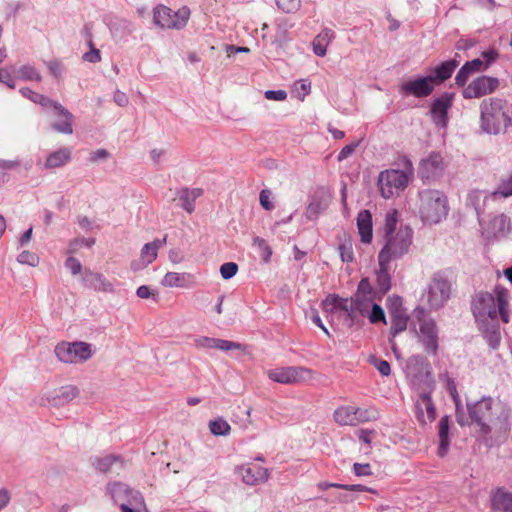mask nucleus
I'll list each match as a JSON object with an SVG mask.
<instances>
[{
  "label": "nucleus",
  "instance_id": "nucleus-1",
  "mask_svg": "<svg viewBox=\"0 0 512 512\" xmlns=\"http://www.w3.org/2000/svg\"><path fill=\"white\" fill-rule=\"evenodd\" d=\"M470 420L479 427L481 437H487L493 430L505 434L510 430V410L500 403H494L491 397H483L479 401L467 402Z\"/></svg>",
  "mask_w": 512,
  "mask_h": 512
},
{
  "label": "nucleus",
  "instance_id": "nucleus-2",
  "mask_svg": "<svg viewBox=\"0 0 512 512\" xmlns=\"http://www.w3.org/2000/svg\"><path fill=\"white\" fill-rule=\"evenodd\" d=\"M507 103L499 98H489L480 105L481 129L488 134L497 135L511 122Z\"/></svg>",
  "mask_w": 512,
  "mask_h": 512
},
{
  "label": "nucleus",
  "instance_id": "nucleus-3",
  "mask_svg": "<svg viewBox=\"0 0 512 512\" xmlns=\"http://www.w3.org/2000/svg\"><path fill=\"white\" fill-rule=\"evenodd\" d=\"M419 199V213L422 221L437 224L447 216V197L443 192L425 189L419 192Z\"/></svg>",
  "mask_w": 512,
  "mask_h": 512
},
{
  "label": "nucleus",
  "instance_id": "nucleus-4",
  "mask_svg": "<svg viewBox=\"0 0 512 512\" xmlns=\"http://www.w3.org/2000/svg\"><path fill=\"white\" fill-rule=\"evenodd\" d=\"M403 167L404 170L390 169L379 174L378 185L384 198L388 199L407 187L414 171L411 160L405 158Z\"/></svg>",
  "mask_w": 512,
  "mask_h": 512
},
{
  "label": "nucleus",
  "instance_id": "nucleus-5",
  "mask_svg": "<svg viewBox=\"0 0 512 512\" xmlns=\"http://www.w3.org/2000/svg\"><path fill=\"white\" fill-rule=\"evenodd\" d=\"M413 230L409 226H401L395 235L385 239V244L378 254V259L391 262L402 258L409 252L412 244Z\"/></svg>",
  "mask_w": 512,
  "mask_h": 512
},
{
  "label": "nucleus",
  "instance_id": "nucleus-6",
  "mask_svg": "<svg viewBox=\"0 0 512 512\" xmlns=\"http://www.w3.org/2000/svg\"><path fill=\"white\" fill-rule=\"evenodd\" d=\"M452 282L446 271H438L433 274L428 285L427 300L431 309L442 308L450 299Z\"/></svg>",
  "mask_w": 512,
  "mask_h": 512
},
{
  "label": "nucleus",
  "instance_id": "nucleus-7",
  "mask_svg": "<svg viewBox=\"0 0 512 512\" xmlns=\"http://www.w3.org/2000/svg\"><path fill=\"white\" fill-rule=\"evenodd\" d=\"M57 358L64 363L84 362L92 356L91 344L86 342H62L55 347Z\"/></svg>",
  "mask_w": 512,
  "mask_h": 512
},
{
  "label": "nucleus",
  "instance_id": "nucleus-8",
  "mask_svg": "<svg viewBox=\"0 0 512 512\" xmlns=\"http://www.w3.org/2000/svg\"><path fill=\"white\" fill-rule=\"evenodd\" d=\"M445 164L440 153L433 152L421 160L418 167V176L424 183H433L439 180L444 173Z\"/></svg>",
  "mask_w": 512,
  "mask_h": 512
},
{
  "label": "nucleus",
  "instance_id": "nucleus-9",
  "mask_svg": "<svg viewBox=\"0 0 512 512\" xmlns=\"http://www.w3.org/2000/svg\"><path fill=\"white\" fill-rule=\"evenodd\" d=\"M106 490L107 493L111 496L113 502L119 506L123 502L129 503L131 505L144 504L142 494L139 491L130 488L125 483H108Z\"/></svg>",
  "mask_w": 512,
  "mask_h": 512
},
{
  "label": "nucleus",
  "instance_id": "nucleus-10",
  "mask_svg": "<svg viewBox=\"0 0 512 512\" xmlns=\"http://www.w3.org/2000/svg\"><path fill=\"white\" fill-rule=\"evenodd\" d=\"M455 94L452 92H444L440 96L433 99L430 105V116L434 124L438 127L445 128L448 124V112L452 107Z\"/></svg>",
  "mask_w": 512,
  "mask_h": 512
},
{
  "label": "nucleus",
  "instance_id": "nucleus-11",
  "mask_svg": "<svg viewBox=\"0 0 512 512\" xmlns=\"http://www.w3.org/2000/svg\"><path fill=\"white\" fill-rule=\"evenodd\" d=\"M497 297L495 298L489 292H480L472 302V312L476 321L481 319H491L492 316L498 318Z\"/></svg>",
  "mask_w": 512,
  "mask_h": 512
},
{
  "label": "nucleus",
  "instance_id": "nucleus-12",
  "mask_svg": "<svg viewBox=\"0 0 512 512\" xmlns=\"http://www.w3.org/2000/svg\"><path fill=\"white\" fill-rule=\"evenodd\" d=\"M499 85V80L490 76H479L474 79L462 91L465 99L480 98L494 92Z\"/></svg>",
  "mask_w": 512,
  "mask_h": 512
},
{
  "label": "nucleus",
  "instance_id": "nucleus-13",
  "mask_svg": "<svg viewBox=\"0 0 512 512\" xmlns=\"http://www.w3.org/2000/svg\"><path fill=\"white\" fill-rule=\"evenodd\" d=\"M434 88L431 78L426 75L403 82L399 87V92L403 95L425 98L432 94Z\"/></svg>",
  "mask_w": 512,
  "mask_h": 512
},
{
  "label": "nucleus",
  "instance_id": "nucleus-14",
  "mask_svg": "<svg viewBox=\"0 0 512 512\" xmlns=\"http://www.w3.org/2000/svg\"><path fill=\"white\" fill-rule=\"evenodd\" d=\"M269 378L282 384L298 383L310 375V370L303 367H282L269 371Z\"/></svg>",
  "mask_w": 512,
  "mask_h": 512
},
{
  "label": "nucleus",
  "instance_id": "nucleus-15",
  "mask_svg": "<svg viewBox=\"0 0 512 512\" xmlns=\"http://www.w3.org/2000/svg\"><path fill=\"white\" fill-rule=\"evenodd\" d=\"M477 322L479 325V330L481 331L489 347L493 350H496L499 347L501 341L498 318L492 316L491 319H481Z\"/></svg>",
  "mask_w": 512,
  "mask_h": 512
},
{
  "label": "nucleus",
  "instance_id": "nucleus-16",
  "mask_svg": "<svg viewBox=\"0 0 512 512\" xmlns=\"http://www.w3.org/2000/svg\"><path fill=\"white\" fill-rule=\"evenodd\" d=\"M420 341L428 354L435 355L438 350V330L434 321H423L420 324Z\"/></svg>",
  "mask_w": 512,
  "mask_h": 512
},
{
  "label": "nucleus",
  "instance_id": "nucleus-17",
  "mask_svg": "<svg viewBox=\"0 0 512 512\" xmlns=\"http://www.w3.org/2000/svg\"><path fill=\"white\" fill-rule=\"evenodd\" d=\"M194 345L197 348L203 349H217L221 351L230 350H244L245 346L238 342H233L224 339L210 338L206 336H199L194 339Z\"/></svg>",
  "mask_w": 512,
  "mask_h": 512
},
{
  "label": "nucleus",
  "instance_id": "nucleus-18",
  "mask_svg": "<svg viewBox=\"0 0 512 512\" xmlns=\"http://www.w3.org/2000/svg\"><path fill=\"white\" fill-rule=\"evenodd\" d=\"M51 108L53 109V115L55 117L63 119L62 121L52 123L51 128L58 133L68 135L72 134L74 115L58 102H56Z\"/></svg>",
  "mask_w": 512,
  "mask_h": 512
},
{
  "label": "nucleus",
  "instance_id": "nucleus-19",
  "mask_svg": "<svg viewBox=\"0 0 512 512\" xmlns=\"http://www.w3.org/2000/svg\"><path fill=\"white\" fill-rule=\"evenodd\" d=\"M243 482L247 485H258L265 482L269 477L268 469L255 464H248L237 469Z\"/></svg>",
  "mask_w": 512,
  "mask_h": 512
},
{
  "label": "nucleus",
  "instance_id": "nucleus-20",
  "mask_svg": "<svg viewBox=\"0 0 512 512\" xmlns=\"http://www.w3.org/2000/svg\"><path fill=\"white\" fill-rule=\"evenodd\" d=\"M81 281L83 285L89 289L100 292H113L114 287L106 277L98 272H94L90 269H85L82 273Z\"/></svg>",
  "mask_w": 512,
  "mask_h": 512
},
{
  "label": "nucleus",
  "instance_id": "nucleus-21",
  "mask_svg": "<svg viewBox=\"0 0 512 512\" xmlns=\"http://www.w3.org/2000/svg\"><path fill=\"white\" fill-rule=\"evenodd\" d=\"M78 395L79 390L76 386L67 385L55 389L53 392L49 393L46 397V400L53 407H61L71 402Z\"/></svg>",
  "mask_w": 512,
  "mask_h": 512
},
{
  "label": "nucleus",
  "instance_id": "nucleus-22",
  "mask_svg": "<svg viewBox=\"0 0 512 512\" xmlns=\"http://www.w3.org/2000/svg\"><path fill=\"white\" fill-rule=\"evenodd\" d=\"M459 63L460 62L457 59H449L430 69L428 76L431 78L434 86L448 80L452 76L454 70L458 67Z\"/></svg>",
  "mask_w": 512,
  "mask_h": 512
},
{
  "label": "nucleus",
  "instance_id": "nucleus-23",
  "mask_svg": "<svg viewBox=\"0 0 512 512\" xmlns=\"http://www.w3.org/2000/svg\"><path fill=\"white\" fill-rule=\"evenodd\" d=\"M379 269L376 271V290L380 300L391 289L389 262L378 259Z\"/></svg>",
  "mask_w": 512,
  "mask_h": 512
},
{
  "label": "nucleus",
  "instance_id": "nucleus-24",
  "mask_svg": "<svg viewBox=\"0 0 512 512\" xmlns=\"http://www.w3.org/2000/svg\"><path fill=\"white\" fill-rule=\"evenodd\" d=\"M424 410L427 413V418L430 422L436 418V408L431 398L430 392H423L420 394L419 401L416 403L417 418L423 424L426 423L424 419Z\"/></svg>",
  "mask_w": 512,
  "mask_h": 512
},
{
  "label": "nucleus",
  "instance_id": "nucleus-25",
  "mask_svg": "<svg viewBox=\"0 0 512 512\" xmlns=\"http://www.w3.org/2000/svg\"><path fill=\"white\" fill-rule=\"evenodd\" d=\"M492 509L500 512H512V493L504 487L497 488L491 496Z\"/></svg>",
  "mask_w": 512,
  "mask_h": 512
},
{
  "label": "nucleus",
  "instance_id": "nucleus-26",
  "mask_svg": "<svg viewBox=\"0 0 512 512\" xmlns=\"http://www.w3.org/2000/svg\"><path fill=\"white\" fill-rule=\"evenodd\" d=\"M357 227L361 242L369 244L372 241V214L369 210H361L357 215Z\"/></svg>",
  "mask_w": 512,
  "mask_h": 512
},
{
  "label": "nucleus",
  "instance_id": "nucleus-27",
  "mask_svg": "<svg viewBox=\"0 0 512 512\" xmlns=\"http://www.w3.org/2000/svg\"><path fill=\"white\" fill-rule=\"evenodd\" d=\"M483 61L479 58L467 61L457 72L455 76V83L459 87H464L469 76L474 72H479L483 68Z\"/></svg>",
  "mask_w": 512,
  "mask_h": 512
},
{
  "label": "nucleus",
  "instance_id": "nucleus-28",
  "mask_svg": "<svg viewBox=\"0 0 512 512\" xmlns=\"http://www.w3.org/2000/svg\"><path fill=\"white\" fill-rule=\"evenodd\" d=\"M490 229L495 237H506L512 230V223L506 214L496 215L490 222Z\"/></svg>",
  "mask_w": 512,
  "mask_h": 512
},
{
  "label": "nucleus",
  "instance_id": "nucleus-29",
  "mask_svg": "<svg viewBox=\"0 0 512 512\" xmlns=\"http://www.w3.org/2000/svg\"><path fill=\"white\" fill-rule=\"evenodd\" d=\"M95 469L102 473L113 472L114 467L121 469L123 467V461L120 456L106 455L102 458H96L93 462Z\"/></svg>",
  "mask_w": 512,
  "mask_h": 512
},
{
  "label": "nucleus",
  "instance_id": "nucleus-30",
  "mask_svg": "<svg viewBox=\"0 0 512 512\" xmlns=\"http://www.w3.org/2000/svg\"><path fill=\"white\" fill-rule=\"evenodd\" d=\"M202 193H203V190L200 188H193V189H189L187 187L182 188L178 192L179 199L182 202L181 203L182 208L187 213H192L195 209L194 202L198 197H200L202 195Z\"/></svg>",
  "mask_w": 512,
  "mask_h": 512
},
{
  "label": "nucleus",
  "instance_id": "nucleus-31",
  "mask_svg": "<svg viewBox=\"0 0 512 512\" xmlns=\"http://www.w3.org/2000/svg\"><path fill=\"white\" fill-rule=\"evenodd\" d=\"M153 22L161 28L173 29V26H176L173 24L172 9L164 5H159L154 8Z\"/></svg>",
  "mask_w": 512,
  "mask_h": 512
},
{
  "label": "nucleus",
  "instance_id": "nucleus-32",
  "mask_svg": "<svg viewBox=\"0 0 512 512\" xmlns=\"http://www.w3.org/2000/svg\"><path fill=\"white\" fill-rule=\"evenodd\" d=\"M439 447H438V454L443 457L446 455L450 440H449V429H450V420L449 416L445 415L443 416L439 421Z\"/></svg>",
  "mask_w": 512,
  "mask_h": 512
},
{
  "label": "nucleus",
  "instance_id": "nucleus-33",
  "mask_svg": "<svg viewBox=\"0 0 512 512\" xmlns=\"http://www.w3.org/2000/svg\"><path fill=\"white\" fill-rule=\"evenodd\" d=\"M334 38V32L331 29H323L313 40V52L319 57L326 55L327 46Z\"/></svg>",
  "mask_w": 512,
  "mask_h": 512
},
{
  "label": "nucleus",
  "instance_id": "nucleus-34",
  "mask_svg": "<svg viewBox=\"0 0 512 512\" xmlns=\"http://www.w3.org/2000/svg\"><path fill=\"white\" fill-rule=\"evenodd\" d=\"M71 160V151L70 149L64 147L59 150L51 153L45 162V168H58L64 166Z\"/></svg>",
  "mask_w": 512,
  "mask_h": 512
},
{
  "label": "nucleus",
  "instance_id": "nucleus-35",
  "mask_svg": "<svg viewBox=\"0 0 512 512\" xmlns=\"http://www.w3.org/2000/svg\"><path fill=\"white\" fill-rule=\"evenodd\" d=\"M335 421L342 426H356L355 407L353 406H341L334 412Z\"/></svg>",
  "mask_w": 512,
  "mask_h": 512
},
{
  "label": "nucleus",
  "instance_id": "nucleus-36",
  "mask_svg": "<svg viewBox=\"0 0 512 512\" xmlns=\"http://www.w3.org/2000/svg\"><path fill=\"white\" fill-rule=\"evenodd\" d=\"M495 293L497 295V312L498 316H500L501 320L504 323L509 322V315H508V293L507 290L504 287L496 286Z\"/></svg>",
  "mask_w": 512,
  "mask_h": 512
},
{
  "label": "nucleus",
  "instance_id": "nucleus-37",
  "mask_svg": "<svg viewBox=\"0 0 512 512\" xmlns=\"http://www.w3.org/2000/svg\"><path fill=\"white\" fill-rule=\"evenodd\" d=\"M157 250H155L154 244L146 243L141 249V259L143 261V265L141 266L139 262H132L131 269L134 271L141 269L142 267H146L151 264L157 257Z\"/></svg>",
  "mask_w": 512,
  "mask_h": 512
},
{
  "label": "nucleus",
  "instance_id": "nucleus-38",
  "mask_svg": "<svg viewBox=\"0 0 512 512\" xmlns=\"http://www.w3.org/2000/svg\"><path fill=\"white\" fill-rule=\"evenodd\" d=\"M189 274L167 272L163 277L161 284L165 287H180L184 288L187 286Z\"/></svg>",
  "mask_w": 512,
  "mask_h": 512
},
{
  "label": "nucleus",
  "instance_id": "nucleus-39",
  "mask_svg": "<svg viewBox=\"0 0 512 512\" xmlns=\"http://www.w3.org/2000/svg\"><path fill=\"white\" fill-rule=\"evenodd\" d=\"M390 317V335L394 338L397 334L406 330L409 317L406 313V310L400 313L392 314Z\"/></svg>",
  "mask_w": 512,
  "mask_h": 512
},
{
  "label": "nucleus",
  "instance_id": "nucleus-40",
  "mask_svg": "<svg viewBox=\"0 0 512 512\" xmlns=\"http://www.w3.org/2000/svg\"><path fill=\"white\" fill-rule=\"evenodd\" d=\"M20 93L28 98L29 100H31L32 102L34 103H37L39 105H41L42 107H45V108H51L55 103L56 101L42 95V94H39L37 92H34L33 90H31L30 88L28 87H24V88H21L20 89Z\"/></svg>",
  "mask_w": 512,
  "mask_h": 512
},
{
  "label": "nucleus",
  "instance_id": "nucleus-41",
  "mask_svg": "<svg viewBox=\"0 0 512 512\" xmlns=\"http://www.w3.org/2000/svg\"><path fill=\"white\" fill-rule=\"evenodd\" d=\"M449 390H450V393H451V395L453 396V398L455 400V406H456L455 416H456L457 423L460 426H462V427L463 426H470V425H472L473 423L470 420V415L468 414V416H466L465 413H464V410H463V407H462V405L460 403V400L458 398L455 386L453 385L452 388L449 387Z\"/></svg>",
  "mask_w": 512,
  "mask_h": 512
},
{
  "label": "nucleus",
  "instance_id": "nucleus-42",
  "mask_svg": "<svg viewBox=\"0 0 512 512\" xmlns=\"http://www.w3.org/2000/svg\"><path fill=\"white\" fill-rule=\"evenodd\" d=\"M486 198H487V196L483 191H480V190L471 191L467 197V206H472L474 208L477 216H479L483 209V204H484Z\"/></svg>",
  "mask_w": 512,
  "mask_h": 512
},
{
  "label": "nucleus",
  "instance_id": "nucleus-43",
  "mask_svg": "<svg viewBox=\"0 0 512 512\" xmlns=\"http://www.w3.org/2000/svg\"><path fill=\"white\" fill-rule=\"evenodd\" d=\"M398 223V212L396 210H392L386 214L384 221V238L395 235L396 227Z\"/></svg>",
  "mask_w": 512,
  "mask_h": 512
},
{
  "label": "nucleus",
  "instance_id": "nucleus-44",
  "mask_svg": "<svg viewBox=\"0 0 512 512\" xmlns=\"http://www.w3.org/2000/svg\"><path fill=\"white\" fill-rule=\"evenodd\" d=\"M209 429L215 436H226L230 433L231 427L226 420L217 418L209 422Z\"/></svg>",
  "mask_w": 512,
  "mask_h": 512
},
{
  "label": "nucleus",
  "instance_id": "nucleus-45",
  "mask_svg": "<svg viewBox=\"0 0 512 512\" xmlns=\"http://www.w3.org/2000/svg\"><path fill=\"white\" fill-rule=\"evenodd\" d=\"M357 295L370 297V299H378V293L376 288H373L369 278L364 277L360 280L358 287H357Z\"/></svg>",
  "mask_w": 512,
  "mask_h": 512
},
{
  "label": "nucleus",
  "instance_id": "nucleus-46",
  "mask_svg": "<svg viewBox=\"0 0 512 512\" xmlns=\"http://www.w3.org/2000/svg\"><path fill=\"white\" fill-rule=\"evenodd\" d=\"M373 300L374 299H370V297L355 294V296L351 298L352 313L358 311L362 315H365V313H368L369 304Z\"/></svg>",
  "mask_w": 512,
  "mask_h": 512
},
{
  "label": "nucleus",
  "instance_id": "nucleus-47",
  "mask_svg": "<svg viewBox=\"0 0 512 512\" xmlns=\"http://www.w3.org/2000/svg\"><path fill=\"white\" fill-rule=\"evenodd\" d=\"M190 16V9L187 6H183L178 11L172 10V18H173V24L177 26H173V29H181L183 28L189 19Z\"/></svg>",
  "mask_w": 512,
  "mask_h": 512
},
{
  "label": "nucleus",
  "instance_id": "nucleus-48",
  "mask_svg": "<svg viewBox=\"0 0 512 512\" xmlns=\"http://www.w3.org/2000/svg\"><path fill=\"white\" fill-rule=\"evenodd\" d=\"M355 416L358 425L360 423L376 420L378 418V411L375 409H362L355 407Z\"/></svg>",
  "mask_w": 512,
  "mask_h": 512
},
{
  "label": "nucleus",
  "instance_id": "nucleus-49",
  "mask_svg": "<svg viewBox=\"0 0 512 512\" xmlns=\"http://www.w3.org/2000/svg\"><path fill=\"white\" fill-rule=\"evenodd\" d=\"M325 208H326V205H325V204H323L320 200H318V199H315V198H314V199L309 203V205H308V207H307V209H306V213H305V215H306V217H307L309 220H314V219H316V218L319 216V214H320L322 211H324V210H325Z\"/></svg>",
  "mask_w": 512,
  "mask_h": 512
},
{
  "label": "nucleus",
  "instance_id": "nucleus-50",
  "mask_svg": "<svg viewBox=\"0 0 512 512\" xmlns=\"http://www.w3.org/2000/svg\"><path fill=\"white\" fill-rule=\"evenodd\" d=\"M340 257L343 262H352L354 260V253L352 242L350 238L345 239L338 247Z\"/></svg>",
  "mask_w": 512,
  "mask_h": 512
},
{
  "label": "nucleus",
  "instance_id": "nucleus-51",
  "mask_svg": "<svg viewBox=\"0 0 512 512\" xmlns=\"http://www.w3.org/2000/svg\"><path fill=\"white\" fill-rule=\"evenodd\" d=\"M367 315H368L369 321L372 324H377L380 322L386 324L385 312H384L383 308L377 303L372 304L371 311L368 312Z\"/></svg>",
  "mask_w": 512,
  "mask_h": 512
},
{
  "label": "nucleus",
  "instance_id": "nucleus-52",
  "mask_svg": "<svg viewBox=\"0 0 512 512\" xmlns=\"http://www.w3.org/2000/svg\"><path fill=\"white\" fill-rule=\"evenodd\" d=\"M96 240L95 238H75L70 241L69 247H68V253L74 254L78 251V249L81 246H86L88 248H91L95 244Z\"/></svg>",
  "mask_w": 512,
  "mask_h": 512
},
{
  "label": "nucleus",
  "instance_id": "nucleus-53",
  "mask_svg": "<svg viewBox=\"0 0 512 512\" xmlns=\"http://www.w3.org/2000/svg\"><path fill=\"white\" fill-rule=\"evenodd\" d=\"M18 75L23 80H34L40 81L41 75L39 72L31 65H23L18 69Z\"/></svg>",
  "mask_w": 512,
  "mask_h": 512
},
{
  "label": "nucleus",
  "instance_id": "nucleus-54",
  "mask_svg": "<svg viewBox=\"0 0 512 512\" xmlns=\"http://www.w3.org/2000/svg\"><path fill=\"white\" fill-rule=\"evenodd\" d=\"M493 194L500 195L504 198L512 196V174H510L506 179L501 180Z\"/></svg>",
  "mask_w": 512,
  "mask_h": 512
},
{
  "label": "nucleus",
  "instance_id": "nucleus-55",
  "mask_svg": "<svg viewBox=\"0 0 512 512\" xmlns=\"http://www.w3.org/2000/svg\"><path fill=\"white\" fill-rule=\"evenodd\" d=\"M387 309L390 315L405 311L406 309L403 307L402 297L398 295L388 297Z\"/></svg>",
  "mask_w": 512,
  "mask_h": 512
},
{
  "label": "nucleus",
  "instance_id": "nucleus-56",
  "mask_svg": "<svg viewBox=\"0 0 512 512\" xmlns=\"http://www.w3.org/2000/svg\"><path fill=\"white\" fill-rule=\"evenodd\" d=\"M88 46L90 47V51L83 54L82 58L86 62L90 63H98L101 61V53L100 50L97 49L92 40L88 41Z\"/></svg>",
  "mask_w": 512,
  "mask_h": 512
},
{
  "label": "nucleus",
  "instance_id": "nucleus-57",
  "mask_svg": "<svg viewBox=\"0 0 512 512\" xmlns=\"http://www.w3.org/2000/svg\"><path fill=\"white\" fill-rule=\"evenodd\" d=\"M17 261L20 263V264H28L32 267H35L38 265L39 263V258L36 254L30 252V251H22L18 256H17Z\"/></svg>",
  "mask_w": 512,
  "mask_h": 512
},
{
  "label": "nucleus",
  "instance_id": "nucleus-58",
  "mask_svg": "<svg viewBox=\"0 0 512 512\" xmlns=\"http://www.w3.org/2000/svg\"><path fill=\"white\" fill-rule=\"evenodd\" d=\"M238 272V265L235 262H226L220 267L221 277L225 280H229L236 275Z\"/></svg>",
  "mask_w": 512,
  "mask_h": 512
},
{
  "label": "nucleus",
  "instance_id": "nucleus-59",
  "mask_svg": "<svg viewBox=\"0 0 512 512\" xmlns=\"http://www.w3.org/2000/svg\"><path fill=\"white\" fill-rule=\"evenodd\" d=\"M276 5L285 13H292L300 7V0H276Z\"/></svg>",
  "mask_w": 512,
  "mask_h": 512
},
{
  "label": "nucleus",
  "instance_id": "nucleus-60",
  "mask_svg": "<svg viewBox=\"0 0 512 512\" xmlns=\"http://www.w3.org/2000/svg\"><path fill=\"white\" fill-rule=\"evenodd\" d=\"M254 244H256L258 246V248L260 249L261 257H262L263 261L269 262L271 255H272V250H271L270 246L267 244V242L260 237H256V238H254Z\"/></svg>",
  "mask_w": 512,
  "mask_h": 512
},
{
  "label": "nucleus",
  "instance_id": "nucleus-61",
  "mask_svg": "<svg viewBox=\"0 0 512 512\" xmlns=\"http://www.w3.org/2000/svg\"><path fill=\"white\" fill-rule=\"evenodd\" d=\"M370 362L379 371L382 376H389L391 373V367L388 361L372 357Z\"/></svg>",
  "mask_w": 512,
  "mask_h": 512
},
{
  "label": "nucleus",
  "instance_id": "nucleus-62",
  "mask_svg": "<svg viewBox=\"0 0 512 512\" xmlns=\"http://www.w3.org/2000/svg\"><path fill=\"white\" fill-rule=\"evenodd\" d=\"M272 192L268 189H263L259 195L260 205L263 209L271 211L274 209V203L271 201Z\"/></svg>",
  "mask_w": 512,
  "mask_h": 512
},
{
  "label": "nucleus",
  "instance_id": "nucleus-63",
  "mask_svg": "<svg viewBox=\"0 0 512 512\" xmlns=\"http://www.w3.org/2000/svg\"><path fill=\"white\" fill-rule=\"evenodd\" d=\"M341 297L336 294H329L325 300L322 301V307L327 312H332L337 307Z\"/></svg>",
  "mask_w": 512,
  "mask_h": 512
},
{
  "label": "nucleus",
  "instance_id": "nucleus-64",
  "mask_svg": "<svg viewBox=\"0 0 512 512\" xmlns=\"http://www.w3.org/2000/svg\"><path fill=\"white\" fill-rule=\"evenodd\" d=\"M65 267L70 270L72 275L80 274L82 271V264L75 257H68L65 261Z\"/></svg>",
  "mask_w": 512,
  "mask_h": 512
}]
</instances>
